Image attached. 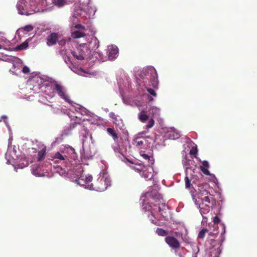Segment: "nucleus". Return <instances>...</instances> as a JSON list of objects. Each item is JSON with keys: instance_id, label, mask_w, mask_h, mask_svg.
<instances>
[{"instance_id": "nucleus-20", "label": "nucleus", "mask_w": 257, "mask_h": 257, "mask_svg": "<svg viewBox=\"0 0 257 257\" xmlns=\"http://www.w3.org/2000/svg\"><path fill=\"white\" fill-rule=\"evenodd\" d=\"M107 132L109 134V135L112 136L114 141H117L118 140V137L113 128L110 127L107 128Z\"/></svg>"}, {"instance_id": "nucleus-18", "label": "nucleus", "mask_w": 257, "mask_h": 257, "mask_svg": "<svg viewBox=\"0 0 257 257\" xmlns=\"http://www.w3.org/2000/svg\"><path fill=\"white\" fill-rule=\"evenodd\" d=\"M138 117L139 120L144 123L149 119V115L146 114V112L145 110L141 111L138 114Z\"/></svg>"}, {"instance_id": "nucleus-44", "label": "nucleus", "mask_w": 257, "mask_h": 257, "mask_svg": "<svg viewBox=\"0 0 257 257\" xmlns=\"http://www.w3.org/2000/svg\"><path fill=\"white\" fill-rule=\"evenodd\" d=\"M2 118H4V119H7V116H6V115H3V116H2Z\"/></svg>"}, {"instance_id": "nucleus-13", "label": "nucleus", "mask_w": 257, "mask_h": 257, "mask_svg": "<svg viewBox=\"0 0 257 257\" xmlns=\"http://www.w3.org/2000/svg\"><path fill=\"white\" fill-rule=\"evenodd\" d=\"M59 38L58 34L57 33H51L47 39V44L49 46H53L56 44Z\"/></svg>"}, {"instance_id": "nucleus-33", "label": "nucleus", "mask_w": 257, "mask_h": 257, "mask_svg": "<svg viewBox=\"0 0 257 257\" xmlns=\"http://www.w3.org/2000/svg\"><path fill=\"white\" fill-rule=\"evenodd\" d=\"M154 120L153 119V118H151L149 119V121L147 124L146 125V128L148 129L152 128L154 126Z\"/></svg>"}, {"instance_id": "nucleus-15", "label": "nucleus", "mask_w": 257, "mask_h": 257, "mask_svg": "<svg viewBox=\"0 0 257 257\" xmlns=\"http://www.w3.org/2000/svg\"><path fill=\"white\" fill-rule=\"evenodd\" d=\"M77 51L78 53H80L81 54H83V57L86 55V53H90V50L89 48H88L87 45L85 43H82L80 44L78 48H77Z\"/></svg>"}, {"instance_id": "nucleus-36", "label": "nucleus", "mask_w": 257, "mask_h": 257, "mask_svg": "<svg viewBox=\"0 0 257 257\" xmlns=\"http://www.w3.org/2000/svg\"><path fill=\"white\" fill-rule=\"evenodd\" d=\"M185 186L187 188H189L191 186L190 181L188 177H186L185 178Z\"/></svg>"}, {"instance_id": "nucleus-23", "label": "nucleus", "mask_w": 257, "mask_h": 257, "mask_svg": "<svg viewBox=\"0 0 257 257\" xmlns=\"http://www.w3.org/2000/svg\"><path fill=\"white\" fill-rule=\"evenodd\" d=\"M167 207L166 204L165 203H162L161 206H159L158 207V210L159 212L160 213V215L165 218V220H166L167 219L166 218V216L165 215V212L164 211L166 210V208Z\"/></svg>"}, {"instance_id": "nucleus-24", "label": "nucleus", "mask_w": 257, "mask_h": 257, "mask_svg": "<svg viewBox=\"0 0 257 257\" xmlns=\"http://www.w3.org/2000/svg\"><path fill=\"white\" fill-rule=\"evenodd\" d=\"M146 166L143 165L142 164H136L135 166L132 167V169L137 171L140 174H141L142 172L144 170V167Z\"/></svg>"}, {"instance_id": "nucleus-32", "label": "nucleus", "mask_w": 257, "mask_h": 257, "mask_svg": "<svg viewBox=\"0 0 257 257\" xmlns=\"http://www.w3.org/2000/svg\"><path fill=\"white\" fill-rule=\"evenodd\" d=\"M208 232V230L207 229L203 228L202 229L198 234V238H203L205 236V233Z\"/></svg>"}, {"instance_id": "nucleus-31", "label": "nucleus", "mask_w": 257, "mask_h": 257, "mask_svg": "<svg viewBox=\"0 0 257 257\" xmlns=\"http://www.w3.org/2000/svg\"><path fill=\"white\" fill-rule=\"evenodd\" d=\"M66 0H57L55 2V5L58 7H63L66 4Z\"/></svg>"}, {"instance_id": "nucleus-25", "label": "nucleus", "mask_w": 257, "mask_h": 257, "mask_svg": "<svg viewBox=\"0 0 257 257\" xmlns=\"http://www.w3.org/2000/svg\"><path fill=\"white\" fill-rule=\"evenodd\" d=\"M141 155L144 159L148 161L149 165L150 164L152 165L154 163V159L153 157L145 153L141 154Z\"/></svg>"}, {"instance_id": "nucleus-34", "label": "nucleus", "mask_w": 257, "mask_h": 257, "mask_svg": "<svg viewBox=\"0 0 257 257\" xmlns=\"http://www.w3.org/2000/svg\"><path fill=\"white\" fill-rule=\"evenodd\" d=\"M147 90L151 95H153L154 97L157 96V93H156L154 89H153V88L147 87Z\"/></svg>"}, {"instance_id": "nucleus-29", "label": "nucleus", "mask_w": 257, "mask_h": 257, "mask_svg": "<svg viewBox=\"0 0 257 257\" xmlns=\"http://www.w3.org/2000/svg\"><path fill=\"white\" fill-rule=\"evenodd\" d=\"M169 138L173 140L178 139L180 137V134L175 132H170L169 134Z\"/></svg>"}, {"instance_id": "nucleus-47", "label": "nucleus", "mask_w": 257, "mask_h": 257, "mask_svg": "<svg viewBox=\"0 0 257 257\" xmlns=\"http://www.w3.org/2000/svg\"><path fill=\"white\" fill-rule=\"evenodd\" d=\"M80 180H79V181H78L79 182H78V184H80Z\"/></svg>"}, {"instance_id": "nucleus-45", "label": "nucleus", "mask_w": 257, "mask_h": 257, "mask_svg": "<svg viewBox=\"0 0 257 257\" xmlns=\"http://www.w3.org/2000/svg\"><path fill=\"white\" fill-rule=\"evenodd\" d=\"M174 234H175L176 236H178V234H179V233L178 232H175L174 233Z\"/></svg>"}, {"instance_id": "nucleus-10", "label": "nucleus", "mask_w": 257, "mask_h": 257, "mask_svg": "<svg viewBox=\"0 0 257 257\" xmlns=\"http://www.w3.org/2000/svg\"><path fill=\"white\" fill-rule=\"evenodd\" d=\"M209 188V184H199L198 185V188L196 190V194L197 196V198L199 197V196H204L205 195H207V193L209 192L208 191V189Z\"/></svg>"}, {"instance_id": "nucleus-17", "label": "nucleus", "mask_w": 257, "mask_h": 257, "mask_svg": "<svg viewBox=\"0 0 257 257\" xmlns=\"http://www.w3.org/2000/svg\"><path fill=\"white\" fill-rule=\"evenodd\" d=\"M202 166L200 167V170L205 175H209L210 172L208 169L209 167V165L207 161H203L202 162Z\"/></svg>"}, {"instance_id": "nucleus-38", "label": "nucleus", "mask_w": 257, "mask_h": 257, "mask_svg": "<svg viewBox=\"0 0 257 257\" xmlns=\"http://www.w3.org/2000/svg\"><path fill=\"white\" fill-rule=\"evenodd\" d=\"M109 116L113 119V120L116 121L117 120V117L116 115L115 114V113L113 112H110L109 113Z\"/></svg>"}, {"instance_id": "nucleus-19", "label": "nucleus", "mask_w": 257, "mask_h": 257, "mask_svg": "<svg viewBox=\"0 0 257 257\" xmlns=\"http://www.w3.org/2000/svg\"><path fill=\"white\" fill-rule=\"evenodd\" d=\"M46 147H45L38 152L37 159L38 161H41L44 159L46 153Z\"/></svg>"}, {"instance_id": "nucleus-41", "label": "nucleus", "mask_w": 257, "mask_h": 257, "mask_svg": "<svg viewBox=\"0 0 257 257\" xmlns=\"http://www.w3.org/2000/svg\"><path fill=\"white\" fill-rule=\"evenodd\" d=\"M148 100L149 101H153L154 99H153V98L151 96L148 95Z\"/></svg>"}, {"instance_id": "nucleus-42", "label": "nucleus", "mask_w": 257, "mask_h": 257, "mask_svg": "<svg viewBox=\"0 0 257 257\" xmlns=\"http://www.w3.org/2000/svg\"><path fill=\"white\" fill-rule=\"evenodd\" d=\"M151 222L155 225H157V222H156L154 219H151Z\"/></svg>"}, {"instance_id": "nucleus-11", "label": "nucleus", "mask_w": 257, "mask_h": 257, "mask_svg": "<svg viewBox=\"0 0 257 257\" xmlns=\"http://www.w3.org/2000/svg\"><path fill=\"white\" fill-rule=\"evenodd\" d=\"M52 160L54 163H59L62 161L66 163L69 161V158L66 155L64 154V153L57 152L53 157V159H52Z\"/></svg>"}, {"instance_id": "nucleus-48", "label": "nucleus", "mask_w": 257, "mask_h": 257, "mask_svg": "<svg viewBox=\"0 0 257 257\" xmlns=\"http://www.w3.org/2000/svg\"><path fill=\"white\" fill-rule=\"evenodd\" d=\"M1 121H2V120H1V119H0V122H1Z\"/></svg>"}, {"instance_id": "nucleus-5", "label": "nucleus", "mask_w": 257, "mask_h": 257, "mask_svg": "<svg viewBox=\"0 0 257 257\" xmlns=\"http://www.w3.org/2000/svg\"><path fill=\"white\" fill-rule=\"evenodd\" d=\"M74 28L77 30H72L71 37L73 39H78L86 36L85 32L87 29L84 26L81 24H77L74 26Z\"/></svg>"}, {"instance_id": "nucleus-30", "label": "nucleus", "mask_w": 257, "mask_h": 257, "mask_svg": "<svg viewBox=\"0 0 257 257\" xmlns=\"http://www.w3.org/2000/svg\"><path fill=\"white\" fill-rule=\"evenodd\" d=\"M92 180V177L91 175L88 176L86 177L85 180V183L86 184V186H87V187L90 189V185L89 184V183H90Z\"/></svg>"}, {"instance_id": "nucleus-12", "label": "nucleus", "mask_w": 257, "mask_h": 257, "mask_svg": "<svg viewBox=\"0 0 257 257\" xmlns=\"http://www.w3.org/2000/svg\"><path fill=\"white\" fill-rule=\"evenodd\" d=\"M118 49L117 47L110 46L108 47V57L109 60H113L118 55Z\"/></svg>"}, {"instance_id": "nucleus-21", "label": "nucleus", "mask_w": 257, "mask_h": 257, "mask_svg": "<svg viewBox=\"0 0 257 257\" xmlns=\"http://www.w3.org/2000/svg\"><path fill=\"white\" fill-rule=\"evenodd\" d=\"M156 233L160 236H168V231L163 228H157L156 230Z\"/></svg>"}, {"instance_id": "nucleus-27", "label": "nucleus", "mask_w": 257, "mask_h": 257, "mask_svg": "<svg viewBox=\"0 0 257 257\" xmlns=\"http://www.w3.org/2000/svg\"><path fill=\"white\" fill-rule=\"evenodd\" d=\"M28 47V42L25 41L22 44L16 47V50L17 51L22 50L26 49Z\"/></svg>"}, {"instance_id": "nucleus-8", "label": "nucleus", "mask_w": 257, "mask_h": 257, "mask_svg": "<svg viewBox=\"0 0 257 257\" xmlns=\"http://www.w3.org/2000/svg\"><path fill=\"white\" fill-rule=\"evenodd\" d=\"M54 87V89L56 91L58 95L66 101H68L69 98L66 94L65 88L58 83H55Z\"/></svg>"}, {"instance_id": "nucleus-14", "label": "nucleus", "mask_w": 257, "mask_h": 257, "mask_svg": "<svg viewBox=\"0 0 257 257\" xmlns=\"http://www.w3.org/2000/svg\"><path fill=\"white\" fill-rule=\"evenodd\" d=\"M220 252L221 250L217 248L209 249L206 251L204 257H218Z\"/></svg>"}, {"instance_id": "nucleus-46", "label": "nucleus", "mask_w": 257, "mask_h": 257, "mask_svg": "<svg viewBox=\"0 0 257 257\" xmlns=\"http://www.w3.org/2000/svg\"><path fill=\"white\" fill-rule=\"evenodd\" d=\"M3 48V46L0 45V49H2Z\"/></svg>"}, {"instance_id": "nucleus-37", "label": "nucleus", "mask_w": 257, "mask_h": 257, "mask_svg": "<svg viewBox=\"0 0 257 257\" xmlns=\"http://www.w3.org/2000/svg\"><path fill=\"white\" fill-rule=\"evenodd\" d=\"M220 221V218L218 216H215L213 218V222L215 225H217L218 223Z\"/></svg>"}, {"instance_id": "nucleus-22", "label": "nucleus", "mask_w": 257, "mask_h": 257, "mask_svg": "<svg viewBox=\"0 0 257 257\" xmlns=\"http://www.w3.org/2000/svg\"><path fill=\"white\" fill-rule=\"evenodd\" d=\"M146 208H148V211H150L152 215L155 218L158 219V220L160 219V217L158 215H157L155 214L154 211H155V208L153 207L150 204H147V206H146Z\"/></svg>"}, {"instance_id": "nucleus-43", "label": "nucleus", "mask_w": 257, "mask_h": 257, "mask_svg": "<svg viewBox=\"0 0 257 257\" xmlns=\"http://www.w3.org/2000/svg\"><path fill=\"white\" fill-rule=\"evenodd\" d=\"M65 43V41H60L59 42V45H64V44Z\"/></svg>"}, {"instance_id": "nucleus-7", "label": "nucleus", "mask_w": 257, "mask_h": 257, "mask_svg": "<svg viewBox=\"0 0 257 257\" xmlns=\"http://www.w3.org/2000/svg\"><path fill=\"white\" fill-rule=\"evenodd\" d=\"M17 7L20 14L26 15L29 14L28 12L29 6L26 1L19 0L17 3Z\"/></svg>"}, {"instance_id": "nucleus-1", "label": "nucleus", "mask_w": 257, "mask_h": 257, "mask_svg": "<svg viewBox=\"0 0 257 257\" xmlns=\"http://www.w3.org/2000/svg\"><path fill=\"white\" fill-rule=\"evenodd\" d=\"M194 199L195 203L198 205L200 213L203 216L204 214L208 213L210 211V208L212 207L215 204L213 195L210 192H208L207 195L199 196L197 199L194 198Z\"/></svg>"}, {"instance_id": "nucleus-35", "label": "nucleus", "mask_w": 257, "mask_h": 257, "mask_svg": "<svg viewBox=\"0 0 257 257\" xmlns=\"http://www.w3.org/2000/svg\"><path fill=\"white\" fill-rule=\"evenodd\" d=\"M23 29L25 31L29 32L33 30V27L31 25H27L23 28Z\"/></svg>"}, {"instance_id": "nucleus-28", "label": "nucleus", "mask_w": 257, "mask_h": 257, "mask_svg": "<svg viewBox=\"0 0 257 257\" xmlns=\"http://www.w3.org/2000/svg\"><path fill=\"white\" fill-rule=\"evenodd\" d=\"M150 110L151 111V113L153 116L159 115L160 114V109L158 108L155 106H153L150 108Z\"/></svg>"}, {"instance_id": "nucleus-16", "label": "nucleus", "mask_w": 257, "mask_h": 257, "mask_svg": "<svg viewBox=\"0 0 257 257\" xmlns=\"http://www.w3.org/2000/svg\"><path fill=\"white\" fill-rule=\"evenodd\" d=\"M145 139L144 138L138 137L134 140L133 144L139 149H142L145 147Z\"/></svg>"}, {"instance_id": "nucleus-9", "label": "nucleus", "mask_w": 257, "mask_h": 257, "mask_svg": "<svg viewBox=\"0 0 257 257\" xmlns=\"http://www.w3.org/2000/svg\"><path fill=\"white\" fill-rule=\"evenodd\" d=\"M153 168L149 165V166H146L145 167H144V170L140 175L146 179L151 180L153 177Z\"/></svg>"}, {"instance_id": "nucleus-40", "label": "nucleus", "mask_w": 257, "mask_h": 257, "mask_svg": "<svg viewBox=\"0 0 257 257\" xmlns=\"http://www.w3.org/2000/svg\"><path fill=\"white\" fill-rule=\"evenodd\" d=\"M197 153V150L196 149H192L190 151L191 155H196Z\"/></svg>"}, {"instance_id": "nucleus-6", "label": "nucleus", "mask_w": 257, "mask_h": 257, "mask_svg": "<svg viewBox=\"0 0 257 257\" xmlns=\"http://www.w3.org/2000/svg\"><path fill=\"white\" fill-rule=\"evenodd\" d=\"M166 243L172 248L177 249L180 248L181 243L174 236L169 235L165 237Z\"/></svg>"}, {"instance_id": "nucleus-4", "label": "nucleus", "mask_w": 257, "mask_h": 257, "mask_svg": "<svg viewBox=\"0 0 257 257\" xmlns=\"http://www.w3.org/2000/svg\"><path fill=\"white\" fill-rule=\"evenodd\" d=\"M218 233L217 229H214L213 232H210L209 233V237L206 241V243H209L210 245L208 247L209 249L217 248L218 249H220V247L221 244L219 241L215 239Z\"/></svg>"}, {"instance_id": "nucleus-39", "label": "nucleus", "mask_w": 257, "mask_h": 257, "mask_svg": "<svg viewBox=\"0 0 257 257\" xmlns=\"http://www.w3.org/2000/svg\"><path fill=\"white\" fill-rule=\"evenodd\" d=\"M22 71H23V73H24L25 74L28 73L30 72L29 68L27 66H24L23 68Z\"/></svg>"}, {"instance_id": "nucleus-2", "label": "nucleus", "mask_w": 257, "mask_h": 257, "mask_svg": "<svg viewBox=\"0 0 257 257\" xmlns=\"http://www.w3.org/2000/svg\"><path fill=\"white\" fill-rule=\"evenodd\" d=\"M139 76L144 79L150 78V86H152L154 88H158L159 81L158 79V74L154 67L150 66L143 68L139 74Z\"/></svg>"}, {"instance_id": "nucleus-26", "label": "nucleus", "mask_w": 257, "mask_h": 257, "mask_svg": "<svg viewBox=\"0 0 257 257\" xmlns=\"http://www.w3.org/2000/svg\"><path fill=\"white\" fill-rule=\"evenodd\" d=\"M71 54H72L73 56L77 60H82L84 59V57H83V54H81L80 53H78L77 50L76 51H72Z\"/></svg>"}, {"instance_id": "nucleus-3", "label": "nucleus", "mask_w": 257, "mask_h": 257, "mask_svg": "<svg viewBox=\"0 0 257 257\" xmlns=\"http://www.w3.org/2000/svg\"><path fill=\"white\" fill-rule=\"evenodd\" d=\"M110 181L109 179L104 177H100L90 185V189L96 190L98 192L105 191L108 187L110 186Z\"/></svg>"}]
</instances>
